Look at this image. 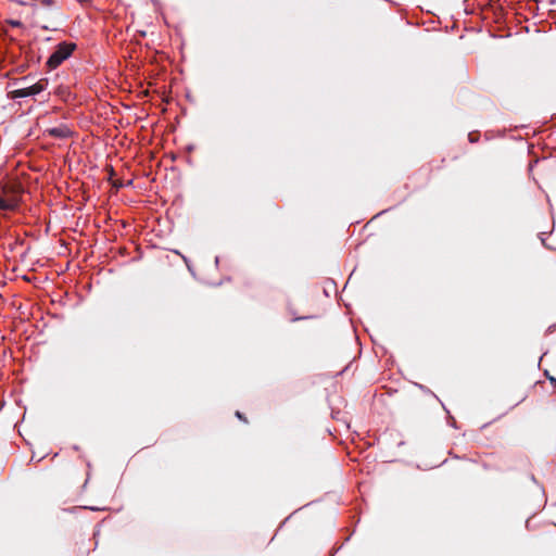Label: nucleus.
Masks as SVG:
<instances>
[{
    "label": "nucleus",
    "instance_id": "39448f33",
    "mask_svg": "<svg viewBox=\"0 0 556 556\" xmlns=\"http://www.w3.org/2000/svg\"><path fill=\"white\" fill-rule=\"evenodd\" d=\"M7 23L12 27H23V23L18 20H9Z\"/></svg>",
    "mask_w": 556,
    "mask_h": 556
},
{
    "label": "nucleus",
    "instance_id": "f03ea898",
    "mask_svg": "<svg viewBox=\"0 0 556 556\" xmlns=\"http://www.w3.org/2000/svg\"><path fill=\"white\" fill-rule=\"evenodd\" d=\"M21 200L20 190L4 188L0 193V210L14 211L17 208Z\"/></svg>",
    "mask_w": 556,
    "mask_h": 556
},
{
    "label": "nucleus",
    "instance_id": "423d86ee",
    "mask_svg": "<svg viewBox=\"0 0 556 556\" xmlns=\"http://www.w3.org/2000/svg\"><path fill=\"white\" fill-rule=\"evenodd\" d=\"M236 417L238 419L242 420L243 422H248L247 417L242 413H240L239 410L236 412Z\"/></svg>",
    "mask_w": 556,
    "mask_h": 556
},
{
    "label": "nucleus",
    "instance_id": "20e7f679",
    "mask_svg": "<svg viewBox=\"0 0 556 556\" xmlns=\"http://www.w3.org/2000/svg\"><path fill=\"white\" fill-rule=\"evenodd\" d=\"M49 136L58 139H65L72 136L71 129L66 125H59L47 129Z\"/></svg>",
    "mask_w": 556,
    "mask_h": 556
},
{
    "label": "nucleus",
    "instance_id": "f257e3e1",
    "mask_svg": "<svg viewBox=\"0 0 556 556\" xmlns=\"http://www.w3.org/2000/svg\"><path fill=\"white\" fill-rule=\"evenodd\" d=\"M76 49V45L73 42L63 41L59 43L53 51V53L49 56L47 61V66L50 70H55L59 67L66 59H68L73 51Z\"/></svg>",
    "mask_w": 556,
    "mask_h": 556
},
{
    "label": "nucleus",
    "instance_id": "7ed1b4c3",
    "mask_svg": "<svg viewBox=\"0 0 556 556\" xmlns=\"http://www.w3.org/2000/svg\"><path fill=\"white\" fill-rule=\"evenodd\" d=\"M47 86L46 80H40L29 87L21 88L13 91V98H25L40 93Z\"/></svg>",
    "mask_w": 556,
    "mask_h": 556
}]
</instances>
